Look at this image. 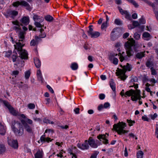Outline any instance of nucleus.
<instances>
[{"label":"nucleus","mask_w":158,"mask_h":158,"mask_svg":"<svg viewBox=\"0 0 158 158\" xmlns=\"http://www.w3.org/2000/svg\"><path fill=\"white\" fill-rule=\"evenodd\" d=\"M31 74L30 72L29 71H27L25 73V77L26 79H28L30 77Z\"/></svg>","instance_id":"nucleus-48"},{"label":"nucleus","mask_w":158,"mask_h":158,"mask_svg":"<svg viewBox=\"0 0 158 158\" xmlns=\"http://www.w3.org/2000/svg\"><path fill=\"white\" fill-rule=\"evenodd\" d=\"M106 135L100 134L97 137V138L101 141H102V143L105 144H108L109 141L106 139Z\"/></svg>","instance_id":"nucleus-10"},{"label":"nucleus","mask_w":158,"mask_h":158,"mask_svg":"<svg viewBox=\"0 0 158 158\" xmlns=\"http://www.w3.org/2000/svg\"><path fill=\"white\" fill-rule=\"evenodd\" d=\"M105 96L103 94H100L99 95V98L101 100H103L105 98Z\"/></svg>","instance_id":"nucleus-60"},{"label":"nucleus","mask_w":158,"mask_h":158,"mask_svg":"<svg viewBox=\"0 0 158 158\" xmlns=\"http://www.w3.org/2000/svg\"><path fill=\"white\" fill-rule=\"evenodd\" d=\"M117 55V54H115V53H113L111 54L109 57V59L111 61H112L113 60V58H115L114 57Z\"/></svg>","instance_id":"nucleus-46"},{"label":"nucleus","mask_w":158,"mask_h":158,"mask_svg":"<svg viewBox=\"0 0 158 158\" xmlns=\"http://www.w3.org/2000/svg\"><path fill=\"white\" fill-rule=\"evenodd\" d=\"M139 23L140 24H144L146 23V21L143 18V16H142L140 19H139Z\"/></svg>","instance_id":"nucleus-45"},{"label":"nucleus","mask_w":158,"mask_h":158,"mask_svg":"<svg viewBox=\"0 0 158 158\" xmlns=\"http://www.w3.org/2000/svg\"><path fill=\"white\" fill-rule=\"evenodd\" d=\"M33 19L35 22H42L44 21V19L42 17L39 16L36 14H33Z\"/></svg>","instance_id":"nucleus-17"},{"label":"nucleus","mask_w":158,"mask_h":158,"mask_svg":"<svg viewBox=\"0 0 158 158\" xmlns=\"http://www.w3.org/2000/svg\"><path fill=\"white\" fill-rule=\"evenodd\" d=\"M138 81V78L137 77H134L130 80L131 82L133 83L134 82H137Z\"/></svg>","instance_id":"nucleus-57"},{"label":"nucleus","mask_w":158,"mask_h":158,"mask_svg":"<svg viewBox=\"0 0 158 158\" xmlns=\"http://www.w3.org/2000/svg\"><path fill=\"white\" fill-rule=\"evenodd\" d=\"M156 137L158 139V124L156 125Z\"/></svg>","instance_id":"nucleus-61"},{"label":"nucleus","mask_w":158,"mask_h":158,"mask_svg":"<svg viewBox=\"0 0 158 158\" xmlns=\"http://www.w3.org/2000/svg\"><path fill=\"white\" fill-rule=\"evenodd\" d=\"M67 152L70 155H72L73 156L72 158H73V157H74L75 158H77V156L75 154L73 153V147H72L71 148H69L68 149Z\"/></svg>","instance_id":"nucleus-28"},{"label":"nucleus","mask_w":158,"mask_h":158,"mask_svg":"<svg viewBox=\"0 0 158 158\" xmlns=\"http://www.w3.org/2000/svg\"><path fill=\"white\" fill-rule=\"evenodd\" d=\"M143 1L149 6L152 7L154 13H155V11H156L157 10V7L156 6L154 3H152L148 0H143Z\"/></svg>","instance_id":"nucleus-15"},{"label":"nucleus","mask_w":158,"mask_h":158,"mask_svg":"<svg viewBox=\"0 0 158 158\" xmlns=\"http://www.w3.org/2000/svg\"><path fill=\"white\" fill-rule=\"evenodd\" d=\"M47 87L52 93L53 94L54 93L53 89L50 85H47Z\"/></svg>","instance_id":"nucleus-58"},{"label":"nucleus","mask_w":158,"mask_h":158,"mask_svg":"<svg viewBox=\"0 0 158 158\" xmlns=\"http://www.w3.org/2000/svg\"><path fill=\"white\" fill-rule=\"evenodd\" d=\"M37 76L38 81H40L41 83L44 82V79L40 70H38L37 72Z\"/></svg>","instance_id":"nucleus-19"},{"label":"nucleus","mask_w":158,"mask_h":158,"mask_svg":"<svg viewBox=\"0 0 158 158\" xmlns=\"http://www.w3.org/2000/svg\"><path fill=\"white\" fill-rule=\"evenodd\" d=\"M118 9L122 15H124L125 18L127 19H130V15L127 10H123L120 6H118Z\"/></svg>","instance_id":"nucleus-13"},{"label":"nucleus","mask_w":158,"mask_h":158,"mask_svg":"<svg viewBox=\"0 0 158 158\" xmlns=\"http://www.w3.org/2000/svg\"><path fill=\"white\" fill-rule=\"evenodd\" d=\"M145 65L147 67L150 68L152 67L153 65V64L151 60H148L147 61Z\"/></svg>","instance_id":"nucleus-34"},{"label":"nucleus","mask_w":158,"mask_h":158,"mask_svg":"<svg viewBox=\"0 0 158 158\" xmlns=\"http://www.w3.org/2000/svg\"><path fill=\"white\" fill-rule=\"evenodd\" d=\"M34 62L36 67L39 68L41 66V62L40 60L37 57L34 58Z\"/></svg>","instance_id":"nucleus-25"},{"label":"nucleus","mask_w":158,"mask_h":158,"mask_svg":"<svg viewBox=\"0 0 158 158\" xmlns=\"http://www.w3.org/2000/svg\"><path fill=\"white\" fill-rule=\"evenodd\" d=\"M157 115L156 113H155L154 114H151V117L152 119L154 120L157 117Z\"/></svg>","instance_id":"nucleus-62"},{"label":"nucleus","mask_w":158,"mask_h":158,"mask_svg":"<svg viewBox=\"0 0 158 158\" xmlns=\"http://www.w3.org/2000/svg\"><path fill=\"white\" fill-rule=\"evenodd\" d=\"M143 152L141 150L139 151L137 153V158H143Z\"/></svg>","instance_id":"nucleus-38"},{"label":"nucleus","mask_w":158,"mask_h":158,"mask_svg":"<svg viewBox=\"0 0 158 158\" xmlns=\"http://www.w3.org/2000/svg\"><path fill=\"white\" fill-rule=\"evenodd\" d=\"M53 139H51L49 137L45 138V135L44 133L43 135L40 138V140L41 142H47L49 143V142H51Z\"/></svg>","instance_id":"nucleus-18"},{"label":"nucleus","mask_w":158,"mask_h":158,"mask_svg":"<svg viewBox=\"0 0 158 158\" xmlns=\"http://www.w3.org/2000/svg\"><path fill=\"white\" fill-rule=\"evenodd\" d=\"M6 148L4 145L0 144V154L4 153L6 150Z\"/></svg>","instance_id":"nucleus-40"},{"label":"nucleus","mask_w":158,"mask_h":158,"mask_svg":"<svg viewBox=\"0 0 158 158\" xmlns=\"http://www.w3.org/2000/svg\"><path fill=\"white\" fill-rule=\"evenodd\" d=\"M19 42L16 43V45H14L15 49H16L19 52V54L20 55V57L22 59H27L28 58V54L27 51L22 49V47L24 45L23 42L24 39V33L20 32L19 35Z\"/></svg>","instance_id":"nucleus-2"},{"label":"nucleus","mask_w":158,"mask_h":158,"mask_svg":"<svg viewBox=\"0 0 158 158\" xmlns=\"http://www.w3.org/2000/svg\"><path fill=\"white\" fill-rule=\"evenodd\" d=\"M142 119L144 121H149V118L146 116H143Z\"/></svg>","instance_id":"nucleus-64"},{"label":"nucleus","mask_w":158,"mask_h":158,"mask_svg":"<svg viewBox=\"0 0 158 158\" xmlns=\"http://www.w3.org/2000/svg\"><path fill=\"white\" fill-rule=\"evenodd\" d=\"M126 126L127 125L125 123L119 122L118 123L115 124L113 125V128L118 134L121 135L128 132V131L124 130Z\"/></svg>","instance_id":"nucleus-6"},{"label":"nucleus","mask_w":158,"mask_h":158,"mask_svg":"<svg viewBox=\"0 0 158 158\" xmlns=\"http://www.w3.org/2000/svg\"><path fill=\"white\" fill-rule=\"evenodd\" d=\"M6 133V127L2 125L1 123H0V134L4 135Z\"/></svg>","instance_id":"nucleus-22"},{"label":"nucleus","mask_w":158,"mask_h":158,"mask_svg":"<svg viewBox=\"0 0 158 158\" xmlns=\"http://www.w3.org/2000/svg\"><path fill=\"white\" fill-rule=\"evenodd\" d=\"M71 68L73 70H76L78 69V65L77 63H73L71 64Z\"/></svg>","instance_id":"nucleus-39"},{"label":"nucleus","mask_w":158,"mask_h":158,"mask_svg":"<svg viewBox=\"0 0 158 158\" xmlns=\"http://www.w3.org/2000/svg\"><path fill=\"white\" fill-rule=\"evenodd\" d=\"M43 122L46 123L51 124H54V122L53 121L50 122V120L47 118H44L43 120Z\"/></svg>","instance_id":"nucleus-42"},{"label":"nucleus","mask_w":158,"mask_h":158,"mask_svg":"<svg viewBox=\"0 0 158 158\" xmlns=\"http://www.w3.org/2000/svg\"><path fill=\"white\" fill-rule=\"evenodd\" d=\"M40 23L41 22H35L34 24L37 27H42L43 26L41 25Z\"/></svg>","instance_id":"nucleus-49"},{"label":"nucleus","mask_w":158,"mask_h":158,"mask_svg":"<svg viewBox=\"0 0 158 158\" xmlns=\"http://www.w3.org/2000/svg\"><path fill=\"white\" fill-rule=\"evenodd\" d=\"M100 33L98 31L93 32L91 34H90V36L91 38H96L100 35Z\"/></svg>","instance_id":"nucleus-31"},{"label":"nucleus","mask_w":158,"mask_h":158,"mask_svg":"<svg viewBox=\"0 0 158 158\" xmlns=\"http://www.w3.org/2000/svg\"><path fill=\"white\" fill-rule=\"evenodd\" d=\"M27 123H28L30 124H32L33 123V121H32L29 118H27L25 120H24Z\"/></svg>","instance_id":"nucleus-56"},{"label":"nucleus","mask_w":158,"mask_h":158,"mask_svg":"<svg viewBox=\"0 0 158 158\" xmlns=\"http://www.w3.org/2000/svg\"><path fill=\"white\" fill-rule=\"evenodd\" d=\"M18 14V12L17 11L15 10H8L6 13H5L4 15L6 18L10 17L14 19Z\"/></svg>","instance_id":"nucleus-7"},{"label":"nucleus","mask_w":158,"mask_h":158,"mask_svg":"<svg viewBox=\"0 0 158 158\" xmlns=\"http://www.w3.org/2000/svg\"><path fill=\"white\" fill-rule=\"evenodd\" d=\"M45 19L47 21L51 22L54 19L53 17L49 15H48L44 17Z\"/></svg>","instance_id":"nucleus-35"},{"label":"nucleus","mask_w":158,"mask_h":158,"mask_svg":"<svg viewBox=\"0 0 158 158\" xmlns=\"http://www.w3.org/2000/svg\"><path fill=\"white\" fill-rule=\"evenodd\" d=\"M99 153V152L98 151L95 152L94 153L91 155L90 158H97V156Z\"/></svg>","instance_id":"nucleus-47"},{"label":"nucleus","mask_w":158,"mask_h":158,"mask_svg":"<svg viewBox=\"0 0 158 158\" xmlns=\"http://www.w3.org/2000/svg\"><path fill=\"white\" fill-rule=\"evenodd\" d=\"M129 35L128 33L126 32L123 35V38L124 39L127 38Z\"/></svg>","instance_id":"nucleus-63"},{"label":"nucleus","mask_w":158,"mask_h":158,"mask_svg":"<svg viewBox=\"0 0 158 158\" xmlns=\"http://www.w3.org/2000/svg\"><path fill=\"white\" fill-rule=\"evenodd\" d=\"M151 71V74L152 75H155L156 74V70L153 67H152L150 68Z\"/></svg>","instance_id":"nucleus-52"},{"label":"nucleus","mask_w":158,"mask_h":158,"mask_svg":"<svg viewBox=\"0 0 158 158\" xmlns=\"http://www.w3.org/2000/svg\"><path fill=\"white\" fill-rule=\"evenodd\" d=\"M19 27V26H14L12 28L13 30H15L16 31V32H17L19 31H20L21 29L19 27Z\"/></svg>","instance_id":"nucleus-53"},{"label":"nucleus","mask_w":158,"mask_h":158,"mask_svg":"<svg viewBox=\"0 0 158 158\" xmlns=\"http://www.w3.org/2000/svg\"><path fill=\"white\" fill-rule=\"evenodd\" d=\"M93 27L92 25H90L89 27V30L87 31L88 34V35H90V34H91L93 32V29L92 28Z\"/></svg>","instance_id":"nucleus-44"},{"label":"nucleus","mask_w":158,"mask_h":158,"mask_svg":"<svg viewBox=\"0 0 158 158\" xmlns=\"http://www.w3.org/2000/svg\"><path fill=\"white\" fill-rule=\"evenodd\" d=\"M21 121L25 129L29 133H32V128L30 126L26 123V122L23 119L21 120Z\"/></svg>","instance_id":"nucleus-12"},{"label":"nucleus","mask_w":158,"mask_h":158,"mask_svg":"<svg viewBox=\"0 0 158 158\" xmlns=\"http://www.w3.org/2000/svg\"><path fill=\"white\" fill-rule=\"evenodd\" d=\"M5 54V56L6 57L9 58L12 54V51L11 50H9L7 51H5L4 52Z\"/></svg>","instance_id":"nucleus-41"},{"label":"nucleus","mask_w":158,"mask_h":158,"mask_svg":"<svg viewBox=\"0 0 158 158\" xmlns=\"http://www.w3.org/2000/svg\"><path fill=\"white\" fill-rule=\"evenodd\" d=\"M133 25L135 27H137L140 25L139 23L137 21H134L132 23Z\"/></svg>","instance_id":"nucleus-55"},{"label":"nucleus","mask_w":158,"mask_h":158,"mask_svg":"<svg viewBox=\"0 0 158 158\" xmlns=\"http://www.w3.org/2000/svg\"><path fill=\"white\" fill-rule=\"evenodd\" d=\"M88 140V143L89 145L93 148H96L98 147V144L95 143V141L93 137H90Z\"/></svg>","instance_id":"nucleus-11"},{"label":"nucleus","mask_w":158,"mask_h":158,"mask_svg":"<svg viewBox=\"0 0 158 158\" xmlns=\"http://www.w3.org/2000/svg\"><path fill=\"white\" fill-rule=\"evenodd\" d=\"M12 5L15 7H17L19 5H21L25 7H27V8H30V6L29 4L26 1L24 0H22L20 2L18 1L14 2L12 3Z\"/></svg>","instance_id":"nucleus-8"},{"label":"nucleus","mask_w":158,"mask_h":158,"mask_svg":"<svg viewBox=\"0 0 158 158\" xmlns=\"http://www.w3.org/2000/svg\"><path fill=\"white\" fill-rule=\"evenodd\" d=\"M116 31V29H113V31H112L111 33V39L112 41H114L116 39V34L115 33V32Z\"/></svg>","instance_id":"nucleus-23"},{"label":"nucleus","mask_w":158,"mask_h":158,"mask_svg":"<svg viewBox=\"0 0 158 158\" xmlns=\"http://www.w3.org/2000/svg\"><path fill=\"white\" fill-rule=\"evenodd\" d=\"M127 120L130 126H133V124L135 123V121L134 120H132L131 119H127Z\"/></svg>","instance_id":"nucleus-43"},{"label":"nucleus","mask_w":158,"mask_h":158,"mask_svg":"<svg viewBox=\"0 0 158 158\" xmlns=\"http://www.w3.org/2000/svg\"><path fill=\"white\" fill-rule=\"evenodd\" d=\"M135 44V41L133 38L129 39L128 41L125 43L124 47L127 55L125 56H123L122 55V54L124 53V52H123L122 54L119 53L118 54V56H120L119 58L121 62H122L124 60L127 61L129 60L131 56H133L134 52L132 50V48L134 49L135 52L136 51Z\"/></svg>","instance_id":"nucleus-1"},{"label":"nucleus","mask_w":158,"mask_h":158,"mask_svg":"<svg viewBox=\"0 0 158 158\" xmlns=\"http://www.w3.org/2000/svg\"><path fill=\"white\" fill-rule=\"evenodd\" d=\"M8 142L9 144L14 148H18V145L17 140H8Z\"/></svg>","instance_id":"nucleus-14"},{"label":"nucleus","mask_w":158,"mask_h":158,"mask_svg":"<svg viewBox=\"0 0 158 158\" xmlns=\"http://www.w3.org/2000/svg\"><path fill=\"white\" fill-rule=\"evenodd\" d=\"M12 131L16 135H22L23 133V128L22 125L19 122L14 120L12 122L11 126Z\"/></svg>","instance_id":"nucleus-3"},{"label":"nucleus","mask_w":158,"mask_h":158,"mask_svg":"<svg viewBox=\"0 0 158 158\" xmlns=\"http://www.w3.org/2000/svg\"><path fill=\"white\" fill-rule=\"evenodd\" d=\"M9 112L14 116H18L20 115V113L15 109H9Z\"/></svg>","instance_id":"nucleus-21"},{"label":"nucleus","mask_w":158,"mask_h":158,"mask_svg":"<svg viewBox=\"0 0 158 158\" xmlns=\"http://www.w3.org/2000/svg\"><path fill=\"white\" fill-rule=\"evenodd\" d=\"M125 94L128 96H131V99L133 101H136L139 100V104L141 105L142 104V102L140 101L141 98L140 95V91L139 90L136 89L135 92L134 90L131 89L127 91Z\"/></svg>","instance_id":"nucleus-4"},{"label":"nucleus","mask_w":158,"mask_h":158,"mask_svg":"<svg viewBox=\"0 0 158 158\" xmlns=\"http://www.w3.org/2000/svg\"><path fill=\"white\" fill-rule=\"evenodd\" d=\"M44 30L43 29H40V33L38 37L40 38V39H41V38H44L46 36V34L45 32H44Z\"/></svg>","instance_id":"nucleus-29"},{"label":"nucleus","mask_w":158,"mask_h":158,"mask_svg":"<svg viewBox=\"0 0 158 158\" xmlns=\"http://www.w3.org/2000/svg\"><path fill=\"white\" fill-rule=\"evenodd\" d=\"M134 37L136 40H139L140 37V35L137 33H135L134 34Z\"/></svg>","instance_id":"nucleus-54"},{"label":"nucleus","mask_w":158,"mask_h":158,"mask_svg":"<svg viewBox=\"0 0 158 158\" xmlns=\"http://www.w3.org/2000/svg\"><path fill=\"white\" fill-rule=\"evenodd\" d=\"M43 152L40 150L38 151L35 155V158H43Z\"/></svg>","instance_id":"nucleus-26"},{"label":"nucleus","mask_w":158,"mask_h":158,"mask_svg":"<svg viewBox=\"0 0 158 158\" xmlns=\"http://www.w3.org/2000/svg\"><path fill=\"white\" fill-rule=\"evenodd\" d=\"M2 102L4 106H5L7 109H14L8 102L6 101H3Z\"/></svg>","instance_id":"nucleus-33"},{"label":"nucleus","mask_w":158,"mask_h":158,"mask_svg":"<svg viewBox=\"0 0 158 158\" xmlns=\"http://www.w3.org/2000/svg\"><path fill=\"white\" fill-rule=\"evenodd\" d=\"M77 146L78 148L82 150L88 149L89 148L87 140H85L84 143L81 144L80 143H77Z\"/></svg>","instance_id":"nucleus-9"},{"label":"nucleus","mask_w":158,"mask_h":158,"mask_svg":"<svg viewBox=\"0 0 158 158\" xmlns=\"http://www.w3.org/2000/svg\"><path fill=\"white\" fill-rule=\"evenodd\" d=\"M145 56V52H138L135 55V57L139 59H141Z\"/></svg>","instance_id":"nucleus-24"},{"label":"nucleus","mask_w":158,"mask_h":158,"mask_svg":"<svg viewBox=\"0 0 158 158\" xmlns=\"http://www.w3.org/2000/svg\"><path fill=\"white\" fill-rule=\"evenodd\" d=\"M115 24L117 25H122L123 24L122 21L119 19H116L114 21Z\"/></svg>","instance_id":"nucleus-37"},{"label":"nucleus","mask_w":158,"mask_h":158,"mask_svg":"<svg viewBox=\"0 0 158 158\" xmlns=\"http://www.w3.org/2000/svg\"><path fill=\"white\" fill-rule=\"evenodd\" d=\"M143 37L146 38V40H150L151 38V35L148 32H144L142 35Z\"/></svg>","instance_id":"nucleus-32"},{"label":"nucleus","mask_w":158,"mask_h":158,"mask_svg":"<svg viewBox=\"0 0 158 158\" xmlns=\"http://www.w3.org/2000/svg\"><path fill=\"white\" fill-rule=\"evenodd\" d=\"M110 104L108 102H106L104 103V106L102 104L99 105L98 107V109H102L103 107L107 108L109 107Z\"/></svg>","instance_id":"nucleus-30"},{"label":"nucleus","mask_w":158,"mask_h":158,"mask_svg":"<svg viewBox=\"0 0 158 158\" xmlns=\"http://www.w3.org/2000/svg\"><path fill=\"white\" fill-rule=\"evenodd\" d=\"M121 67L123 68V69H119L118 71L116 73L117 75L119 76V78L122 80H125L127 77L125 75V73L127 71H130L131 70V67L129 63H127L126 65L123 66L121 65Z\"/></svg>","instance_id":"nucleus-5"},{"label":"nucleus","mask_w":158,"mask_h":158,"mask_svg":"<svg viewBox=\"0 0 158 158\" xmlns=\"http://www.w3.org/2000/svg\"><path fill=\"white\" fill-rule=\"evenodd\" d=\"M20 22L23 24L27 25L29 22V19L28 16H24L20 20Z\"/></svg>","instance_id":"nucleus-20"},{"label":"nucleus","mask_w":158,"mask_h":158,"mask_svg":"<svg viewBox=\"0 0 158 158\" xmlns=\"http://www.w3.org/2000/svg\"><path fill=\"white\" fill-rule=\"evenodd\" d=\"M110 87L115 93V84H114V80L113 79H111L110 81Z\"/></svg>","instance_id":"nucleus-27"},{"label":"nucleus","mask_w":158,"mask_h":158,"mask_svg":"<svg viewBox=\"0 0 158 158\" xmlns=\"http://www.w3.org/2000/svg\"><path fill=\"white\" fill-rule=\"evenodd\" d=\"M18 57V54L15 52H13L11 58L13 62H15Z\"/></svg>","instance_id":"nucleus-36"},{"label":"nucleus","mask_w":158,"mask_h":158,"mask_svg":"<svg viewBox=\"0 0 158 158\" xmlns=\"http://www.w3.org/2000/svg\"><path fill=\"white\" fill-rule=\"evenodd\" d=\"M28 107L29 109H34L35 108V106L34 104L31 103L28 104Z\"/></svg>","instance_id":"nucleus-51"},{"label":"nucleus","mask_w":158,"mask_h":158,"mask_svg":"<svg viewBox=\"0 0 158 158\" xmlns=\"http://www.w3.org/2000/svg\"><path fill=\"white\" fill-rule=\"evenodd\" d=\"M107 26V22H105L103 23L101 27V28L103 29L104 28H106Z\"/></svg>","instance_id":"nucleus-50"},{"label":"nucleus","mask_w":158,"mask_h":158,"mask_svg":"<svg viewBox=\"0 0 158 158\" xmlns=\"http://www.w3.org/2000/svg\"><path fill=\"white\" fill-rule=\"evenodd\" d=\"M40 40H41L38 36H36L35 37V39H33L31 40L30 42L31 46H35L37 45Z\"/></svg>","instance_id":"nucleus-16"},{"label":"nucleus","mask_w":158,"mask_h":158,"mask_svg":"<svg viewBox=\"0 0 158 158\" xmlns=\"http://www.w3.org/2000/svg\"><path fill=\"white\" fill-rule=\"evenodd\" d=\"M118 60L116 58H114L113 60V63L115 64L116 65L118 64Z\"/></svg>","instance_id":"nucleus-59"}]
</instances>
